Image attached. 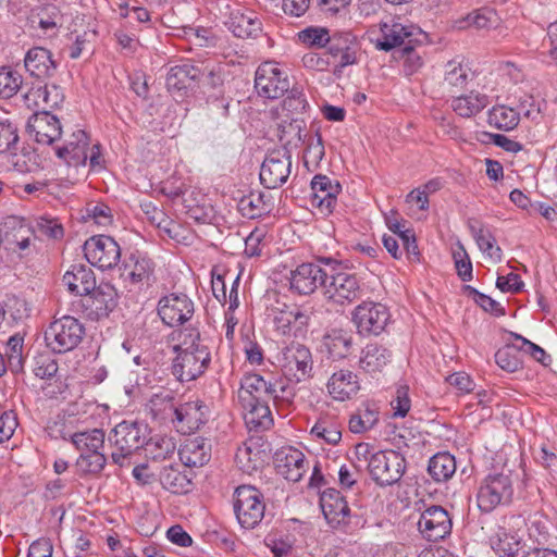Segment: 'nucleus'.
<instances>
[{
    "label": "nucleus",
    "instance_id": "58",
    "mask_svg": "<svg viewBox=\"0 0 557 557\" xmlns=\"http://www.w3.org/2000/svg\"><path fill=\"white\" fill-rule=\"evenodd\" d=\"M400 59L403 60V70L407 76L418 73L424 65V60L421 53L412 47H406L401 51Z\"/></svg>",
    "mask_w": 557,
    "mask_h": 557
},
{
    "label": "nucleus",
    "instance_id": "17",
    "mask_svg": "<svg viewBox=\"0 0 557 557\" xmlns=\"http://www.w3.org/2000/svg\"><path fill=\"white\" fill-rule=\"evenodd\" d=\"M326 272L317 263L305 262L290 271L289 287L299 295H311L325 281Z\"/></svg>",
    "mask_w": 557,
    "mask_h": 557
},
{
    "label": "nucleus",
    "instance_id": "1",
    "mask_svg": "<svg viewBox=\"0 0 557 557\" xmlns=\"http://www.w3.org/2000/svg\"><path fill=\"white\" fill-rule=\"evenodd\" d=\"M178 341L172 372L178 381L190 382L205 373L211 355L209 348L200 341L199 333L194 330L188 333L180 332Z\"/></svg>",
    "mask_w": 557,
    "mask_h": 557
},
{
    "label": "nucleus",
    "instance_id": "6",
    "mask_svg": "<svg viewBox=\"0 0 557 557\" xmlns=\"http://www.w3.org/2000/svg\"><path fill=\"white\" fill-rule=\"evenodd\" d=\"M405 468V458L393 449L373 454L368 463L372 480L381 486L398 482L404 474Z\"/></svg>",
    "mask_w": 557,
    "mask_h": 557
},
{
    "label": "nucleus",
    "instance_id": "22",
    "mask_svg": "<svg viewBox=\"0 0 557 557\" xmlns=\"http://www.w3.org/2000/svg\"><path fill=\"white\" fill-rule=\"evenodd\" d=\"M320 507L327 523L333 528L346 524L349 520V506L345 497L334 488L322 492Z\"/></svg>",
    "mask_w": 557,
    "mask_h": 557
},
{
    "label": "nucleus",
    "instance_id": "11",
    "mask_svg": "<svg viewBox=\"0 0 557 557\" xmlns=\"http://www.w3.org/2000/svg\"><path fill=\"white\" fill-rule=\"evenodd\" d=\"M280 366L289 381L301 382L311 375V352L304 345L290 344L283 349Z\"/></svg>",
    "mask_w": 557,
    "mask_h": 557
},
{
    "label": "nucleus",
    "instance_id": "14",
    "mask_svg": "<svg viewBox=\"0 0 557 557\" xmlns=\"http://www.w3.org/2000/svg\"><path fill=\"white\" fill-rule=\"evenodd\" d=\"M492 78L482 86V90L472 89L469 92L455 96L450 100L451 110L460 117L470 119L482 112L491 102L487 92L496 90Z\"/></svg>",
    "mask_w": 557,
    "mask_h": 557
},
{
    "label": "nucleus",
    "instance_id": "12",
    "mask_svg": "<svg viewBox=\"0 0 557 557\" xmlns=\"http://www.w3.org/2000/svg\"><path fill=\"white\" fill-rule=\"evenodd\" d=\"M194 311V302L185 294H170L158 302L159 317L164 324L171 327L182 325L190 320Z\"/></svg>",
    "mask_w": 557,
    "mask_h": 557
},
{
    "label": "nucleus",
    "instance_id": "57",
    "mask_svg": "<svg viewBox=\"0 0 557 557\" xmlns=\"http://www.w3.org/2000/svg\"><path fill=\"white\" fill-rule=\"evenodd\" d=\"M329 44V54L337 58L338 53L356 48L357 38L350 32H342L334 34Z\"/></svg>",
    "mask_w": 557,
    "mask_h": 557
},
{
    "label": "nucleus",
    "instance_id": "44",
    "mask_svg": "<svg viewBox=\"0 0 557 557\" xmlns=\"http://www.w3.org/2000/svg\"><path fill=\"white\" fill-rule=\"evenodd\" d=\"M428 471L436 482L449 480L456 472L455 457L448 453H437L430 459Z\"/></svg>",
    "mask_w": 557,
    "mask_h": 557
},
{
    "label": "nucleus",
    "instance_id": "31",
    "mask_svg": "<svg viewBox=\"0 0 557 557\" xmlns=\"http://www.w3.org/2000/svg\"><path fill=\"white\" fill-rule=\"evenodd\" d=\"M308 324V317L298 308H286L274 315L276 332L284 336L301 335Z\"/></svg>",
    "mask_w": 557,
    "mask_h": 557
},
{
    "label": "nucleus",
    "instance_id": "38",
    "mask_svg": "<svg viewBox=\"0 0 557 557\" xmlns=\"http://www.w3.org/2000/svg\"><path fill=\"white\" fill-rule=\"evenodd\" d=\"M520 122V112L506 104H495L487 112V123L499 131H512Z\"/></svg>",
    "mask_w": 557,
    "mask_h": 557
},
{
    "label": "nucleus",
    "instance_id": "62",
    "mask_svg": "<svg viewBox=\"0 0 557 557\" xmlns=\"http://www.w3.org/2000/svg\"><path fill=\"white\" fill-rule=\"evenodd\" d=\"M147 450L153 459H165L174 454L175 444L171 438L162 437L148 444Z\"/></svg>",
    "mask_w": 557,
    "mask_h": 557
},
{
    "label": "nucleus",
    "instance_id": "54",
    "mask_svg": "<svg viewBox=\"0 0 557 557\" xmlns=\"http://www.w3.org/2000/svg\"><path fill=\"white\" fill-rule=\"evenodd\" d=\"M453 259L455 268L459 278L462 282H469L472 280V262L470 257L461 243H458L456 248L453 250Z\"/></svg>",
    "mask_w": 557,
    "mask_h": 557
},
{
    "label": "nucleus",
    "instance_id": "42",
    "mask_svg": "<svg viewBox=\"0 0 557 557\" xmlns=\"http://www.w3.org/2000/svg\"><path fill=\"white\" fill-rule=\"evenodd\" d=\"M160 483L166 491L173 494H185L191 488V479L177 468L164 467L159 475Z\"/></svg>",
    "mask_w": 557,
    "mask_h": 557
},
{
    "label": "nucleus",
    "instance_id": "32",
    "mask_svg": "<svg viewBox=\"0 0 557 557\" xmlns=\"http://www.w3.org/2000/svg\"><path fill=\"white\" fill-rule=\"evenodd\" d=\"M379 36L375 39V46L380 50L389 51L391 49L400 46L404 40L411 36L409 27L391 18L382 22L379 25Z\"/></svg>",
    "mask_w": 557,
    "mask_h": 557
},
{
    "label": "nucleus",
    "instance_id": "20",
    "mask_svg": "<svg viewBox=\"0 0 557 557\" xmlns=\"http://www.w3.org/2000/svg\"><path fill=\"white\" fill-rule=\"evenodd\" d=\"M275 393V388L268 383L261 375L249 373L240 380L237 391V399L240 406H251V401L270 400Z\"/></svg>",
    "mask_w": 557,
    "mask_h": 557
},
{
    "label": "nucleus",
    "instance_id": "43",
    "mask_svg": "<svg viewBox=\"0 0 557 557\" xmlns=\"http://www.w3.org/2000/svg\"><path fill=\"white\" fill-rule=\"evenodd\" d=\"M104 432L100 429H92L84 432H76L71 436V443L77 450L83 453H102L104 447Z\"/></svg>",
    "mask_w": 557,
    "mask_h": 557
},
{
    "label": "nucleus",
    "instance_id": "39",
    "mask_svg": "<svg viewBox=\"0 0 557 557\" xmlns=\"http://www.w3.org/2000/svg\"><path fill=\"white\" fill-rule=\"evenodd\" d=\"M389 359L391 354L386 348L379 346L377 344H369L362 350L359 366L363 371L374 374L376 372H381L389 362Z\"/></svg>",
    "mask_w": 557,
    "mask_h": 557
},
{
    "label": "nucleus",
    "instance_id": "51",
    "mask_svg": "<svg viewBox=\"0 0 557 557\" xmlns=\"http://www.w3.org/2000/svg\"><path fill=\"white\" fill-rule=\"evenodd\" d=\"M306 149L304 154V162L306 166H317L323 159L325 151L322 137L319 132L311 135H306Z\"/></svg>",
    "mask_w": 557,
    "mask_h": 557
},
{
    "label": "nucleus",
    "instance_id": "24",
    "mask_svg": "<svg viewBox=\"0 0 557 557\" xmlns=\"http://www.w3.org/2000/svg\"><path fill=\"white\" fill-rule=\"evenodd\" d=\"M27 127L35 140L42 145H51L62 133L60 121L47 111L35 113Z\"/></svg>",
    "mask_w": 557,
    "mask_h": 557
},
{
    "label": "nucleus",
    "instance_id": "40",
    "mask_svg": "<svg viewBox=\"0 0 557 557\" xmlns=\"http://www.w3.org/2000/svg\"><path fill=\"white\" fill-rule=\"evenodd\" d=\"M268 403L269 400L257 401V404L251 401V406H240L245 422L250 429H269L273 424Z\"/></svg>",
    "mask_w": 557,
    "mask_h": 557
},
{
    "label": "nucleus",
    "instance_id": "2",
    "mask_svg": "<svg viewBox=\"0 0 557 557\" xmlns=\"http://www.w3.org/2000/svg\"><path fill=\"white\" fill-rule=\"evenodd\" d=\"M85 334L83 323L71 315L52 321L45 331L46 346L55 354H64L76 348Z\"/></svg>",
    "mask_w": 557,
    "mask_h": 557
},
{
    "label": "nucleus",
    "instance_id": "18",
    "mask_svg": "<svg viewBox=\"0 0 557 557\" xmlns=\"http://www.w3.org/2000/svg\"><path fill=\"white\" fill-rule=\"evenodd\" d=\"M418 529L426 540L438 541L450 533L451 520L444 508L432 506L421 513Z\"/></svg>",
    "mask_w": 557,
    "mask_h": 557
},
{
    "label": "nucleus",
    "instance_id": "15",
    "mask_svg": "<svg viewBox=\"0 0 557 557\" xmlns=\"http://www.w3.org/2000/svg\"><path fill=\"white\" fill-rule=\"evenodd\" d=\"M276 473L290 482H298L309 470L310 466L304 453L287 446L278 449L274 455Z\"/></svg>",
    "mask_w": 557,
    "mask_h": 557
},
{
    "label": "nucleus",
    "instance_id": "59",
    "mask_svg": "<svg viewBox=\"0 0 557 557\" xmlns=\"http://www.w3.org/2000/svg\"><path fill=\"white\" fill-rule=\"evenodd\" d=\"M18 141L16 127L9 121H0V153L12 151Z\"/></svg>",
    "mask_w": 557,
    "mask_h": 557
},
{
    "label": "nucleus",
    "instance_id": "8",
    "mask_svg": "<svg viewBox=\"0 0 557 557\" xmlns=\"http://www.w3.org/2000/svg\"><path fill=\"white\" fill-rule=\"evenodd\" d=\"M86 260L100 270L114 268L121 259V248L115 239L107 235H95L84 244Z\"/></svg>",
    "mask_w": 557,
    "mask_h": 557
},
{
    "label": "nucleus",
    "instance_id": "36",
    "mask_svg": "<svg viewBox=\"0 0 557 557\" xmlns=\"http://www.w3.org/2000/svg\"><path fill=\"white\" fill-rule=\"evenodd\" d=\"M471 76V69L462 58H455L444 66L443 83L451 92L463 89Z\"/></svg>",
    "mask_w": 557,
    "mask_h": 557
},
{
    "label": "nucleus",
    "instance_id": "28",
    "mask_svg": "<svg viewBox=\"0 0 557 557\" xmlns=\"http://www.w3.org/2000/svg\"><path fill=\"white\" fill-rule=\"evenodd\" d=\"M326 386L331 397L338 401L349 400L360 391V382L357 374L344 369L334 372L329 379Z\"/></svg>",
    "mask_w": 557,
    "mask_h": 557
},
{
    "label": "nucleus",
    "instance_id": "50",
    "mask_svg": "<svg viewBox=\"0 0 557 557\" xmlns=\"http://www.w3.org/2000/svg\"><path fill=\"white\" fill-rule=\"evenodd\" d=\"M84 220L88 224L107 228L113 223L111 209L104 203H90L85 209Z\"/></svg>",
    "mask_w": 557,
    "mask_h": 557
},
{
    "label": "nucleus",
    "instance_id": "53",
    "mask_svg": "<svg viewBox=\"0 0 557 557\" xmlns=\"http://www.w3.org/2000/svg\"><path fill=\"white\" fill-rule=\"evenodd\" d=\"M107 463L103 453H83L76 460V466L83 473L97 474L100 473Z\"/></svg>",
    "mask_w": 557,
    "mask_h": 557
},
{
    "label": "nucleus",
    "instance_id": "48",
    "mask_svg": "<svg viewBox=\"0 0 557 557\" xmlns=\"http://www.w3.org/2000/svg\"><path fill=\"white\" fill-rule=\"evenodd\" d=\"M238 210L243 216L256 219L269 211V205L264 201V196L261 193H250L240 198Z\"/></svg>",
    "mask_w": 557,
    "mask_h": 557
},
{
    "label": "nucleus",
    "instance_id": "41",
    "mask_svg": "<svg viewBox=\"0 0 557 557\" xmlns=\"http://www.w3.org/2000/svg\"><path fill=\"white\" fill-rule=\"evenodd\" d=\"M324 346L333 359L346 358L352 348V336L344 330H332L324 337Z\"/></svg>",
    "mask_w": 557,
    "mask_h": 557
},
{
    "label": "nucleus",
    "instance_id": "10",
    "mask_svg": "<svg viewBox=\"0 0 557 557\" xmlns=\"http://www.w3.org/2000/svg\"><path fill=\"white\" fill-rule=\"evenodd\" d=\"M388 309L374 301H363L352 311V322L361 335L381 334L389 321Z\"/></svg>",
    "mask_w": 557,
    "mask_h": 557
},
{
    "label": "nucleus",
    "instance_id": "61",
    "mask_svg": "<svg viewBox=\"0 0 557 557\" xmlns=\"http://www.w3.org/2000/svg\"><path fill=\"white\" fill-rule=\"evenodd\" d=\"M194 70L187 64L177 65L170 70L166 84L169 87H175L177 89L186 87V81L190 77L196 78V74L190 75V71Z\"/></svg>",
    "mask_w": 557,
    "mask_h": 557
},
{
    "label": "nucleus",
    "instance_id": "52",
    "mask_svg": "<svg viewBox=\"0 0 557 557\" xmlns=\"http://www.w3.org/2000/svg\"><path fill=\"white\" fill-rule=\"evenodd\" d=\"M162 222L163 224L159 227V230L164 232L171 239L183 245L193 244L195 234L190 228L182 225L181 223L172 221L169 218L162 220Z\"/></svg>",
    "mask_w": 557,
    "mask_h": 557
},
{
    "label": "nucleus",
    "instance_id": "13",
    "mask_svg": "<svg viewBox=\"0 0 557 557\" xmlns=\"http://www.w3.org/2000/svg\"><path fill=\"white\" fill-rule=\"evenodd\" d=\"M290 168L292 158L287 151H271L261 165V184L270 189L282 186L289 177Z\"/></svg>",
    "mask_w": 557,
    "mask_h": 557
},
{
    "label": "nucleus",
    "instance_id": "60",
    "mask_svg": "<svg viewBox=\"0 0 557 557\" xmlns=\"http://www.w3.org/2000/svg\"><path fill=\"white\" fill-rule=\"evenodd\" d=\"M394 417L404 418L407 416L411 408V400L409 398V389L407 386H399L396 389L395 397L391 401Z\"/></svg>",
    "mask_w": 557,
    "mask_h": 557
},
{
    "label": "nucleus",
    "instance_id": "46",
    "mask_svg": "<svg viewBox=\"0 0 557 557\" xmlns=\"http://www.w3.org/2000/svg\"><path fill=\"white\" fill-rule=\"evenodd\" d=\"M379 421V411L366 405L351 414L348 428L352 433L359 434L371 430Z\"/></svg>",
    "mask_w": 557,
    "mask_h": 557
},
{
    "label": "nucleus",
    "instance_id": "37",
    "mask_svg": "<svg viewBox=\"0 0 557 557\" xmlns=\"http://www.w3.org/2000/svg\"><path fill=\"white\" fill-rule=\"evenodd\" d=\"M471 234L485 259L492 263H498L503 259V250L497 245L495 236L484 225H472Z\"/></svg>",
    "mask_w": 557,
    "mask_h": 557
},
{
    "label": "nucleus",
    "instance_id": "23",
    "mask_svg": "<svg viewBox=\"0 0 557 557\" xmlns=\"http://www.w3.org/2000/svg\"><path fill=\"white\" fill-rule=\"evenodd\" d=\"M89 138L85 131H74L61 147L55 149L59 159L70 166L85 165L87 162V147Z\"/></svg>",
    "mask_w": 557,
    "mask_h": 557
},
{
    "label": "nucleus",
    "instance_id": "64",
    "mask_svg": "<svg viewBox=\"0 0 557 557\" xmlns=\"http://www.w3.org/2000/svg\"><path fill=\"white\" fill-rule=\"evenodd\" d=\"M546 54L557 65V22L550 23L547 27L546 37L543 40Z\"/></svg>",
    "mask_w": 557,
    "mask_h": 557
},
{
    "label": "nucleus",
    "instance_id": "30",
    "mask_svg": "<svg viewBox=\"0 0 557 557\" xmlns=\"http://www.w3.org/2000/svg\"><path fill=\"white\" fill-rule=\"evenodd\" d=\"M24 100L28 108L46 111L58 108L63 102V94L55 85L35 86L24 95Z\"/></svg>",
    "mask_w": 557,
    "mask_h": 557
},
{
    "label": "nucleus",
    "instance_id": "5",
    "mask_svg": "<svg viewBox=\"0 0 557 557\" xmlns=\"http://www.w3.org/2000/svg\"><path fill=\"white\" fill-rule=\"evenodd\" d=\"M512 492V483L508 474L490 473L480 483L476 494L478 506L482 511L490 512L498 505L509 502Z\"/></svg>",
    "mask_w": 557,
    "mask_h": 557
},
{
    "label": "nucleus",
    "instance_id": "47",
    "mask_svg": "<svg viewBox=\"0 0 557 557\" xmlns=\"http://www.w3.org/2000/svg\"><path fill=\"white\" fill-rule=\"evenodd\" d=\"M35 238L32 228L22 222H18L11 232L5 234V240L10 245V249L18 252L27 250L33 245Z\"/></svg>",
    "mask_w": 557,
    "mask_h": 557
},
{
    "label": "nucleus",
    "instance_id": "16",
    "mask_svg": "<svg viewBox=\"0 0 557 557\" xmlns=\"http://www.w3.org/2000/svg\"><path fill=\"white\" fill-rule=\"evenodd\" d=\"M310 205L322 215L331 214L337 203L342 187L325 175H315L311 181Z\"/></svg>",
    "mask_w": 557,
    "mask_h": 557
},
{
    "label": "nucleus",
    "instance_id": "21",
    "mask_svg": "<svg viewBox=\"0 0 557 557\" xmlns=\"http://www.w3.org/2000/svg\"><path fill=\"white\" fill-rule=\"evenodd\" d=\"M85 306L96 319L108 317L117 305V292L115 287L107 282L95 285L89 294H85Z\"/></svg>",
    "mask_w": 557,
    "mask_h": 557
},
{
    "label": "nucleus",
    "instance_id": "7",
    "mask_svg": "<svg viewBox=\"0 0 557 557\" xmlns=\"http://www.w3.org/2000/svg\"><path fill=\"white\" fill-rule=\"evenodd\" d=\"M109 441L113 447V462L123 467L128 457L144 445L145 438L136 423L123 421L113 429Z\"/></svg>",
    "mask_w": 557,
    "mask_h": 557
},
{
    "label": "nucleus",
    "instance_id": "63",
    "mask_svg": "<svg viewBox=\"0 0 557 557\" xmlns=\"http://www.w3.org/2000/svg\"><path fill=\"white\" fill-rule=\"evenodd\" d=\"M513 337L519 343V345H517L518 350L530 355L534 360L545 364L547 355L542 347L522 337L521 335L513 334Z\"/></svg>",
    "mask_w": 557,
    "mask_h": 557
},
{
    "label": "nucleus",
    "instance_id": "9",
    "mask_svg": "<svg viewBox=\"0 0 557 557\" xmlns=\"http://www.w3.org/2000/svg\"><path fill=\"white\" fill-rule=\"evenodd\" d=\"M255 87L260 96L277 99L289 88L288 75L276 62H263L256 71Z\"/></svg>",
    "mask_w": 557,
    "mask_h": 557
},
{
    "label": "nucleus",
    "instance_id": "35",
    "mask_svg": "<svg viewBox=\"0 0 557 557\" xmlns=\"http://www.w3.org/2000/svg\"><path fill=\"white\" fill-rule=\"evenodd\" d=\"M491 547L499 557H518L523 549L522 539L513 531L499 528L490 539Z\"/></svg>",
    "mask_w": 557,
    "mask_h": 557
},
{
    "label": "nucleus",
    "instance_id": "33",
    "mask_svg": "<svg viewBox=\"0 0 557 557\" xmlns=\"http://www.w3.org/2000/svg\"><path fill=\"white\" fill-rule=\"evenodd\" d=\"M24 64L26 71L37 78L49 77L55 70L51 52L42 47L29 49L25 55Z\"/></svg>",
    "mask_w": 557,
    "mask_h": 557
},
{
    "label": "nucleus",
    "instance_id": "29",
    "mask_svg": "<svg viewBox=\"0 0 557 557\" xmlns=\"http://www.w3.org/2000/svg\"><path fill=\"white\" fill-rule=\"evenodd\" d=\"M62 281L69 292L81 296L89 294L96 285L94 271L83 263L72 264L64 273Z\"/></svg>",
    "mask_w": 557,
    "mask_h": 557
},
{
    "label": "nucleus",
    "instance_id": "25",
    "mask_svg": "<svg viewBox=\"0 0 557 557\" xmlns=\"http://www.w3.org/2000/svg\"><path fill=\"white\" fill-rule=\"evenodd\" d=\"M225 25L238 38L256 37L261 32L257 14L239 7L231 9Z\"/></svg>",
    "mask_w": 557,
    "mask_h": 557
},
{
    "label": "nucleus",
    "instance_id": "4",
    "mask_svg": "<svg viewBox=\"0 0 557 557\" xmlns=\"http://www.w3.org/2000/svg\"><path fill=\"white\" fill-rule=\"evenodd\" d=\"M265 504L259 490L242 485L234 493V511L238 523L245 529H253L264 517Z\"/></svg>",
    "mask_w": 557,
    "mask_h": 557
},
{
    "label": "nucleus",
    "instance_id": "27",
    "mask_svg": "<svg viewBox=\"0 0 557 557\" xmlns=\"http://www.w3.org/2000/svg\"><path fill=\"white\" fill-rule=\"evenodd\" d=\"M178 456L185 467H203L211 459V444L200 436L187 438L181 445Z\"/></svg>",
    "mask_w": 557,
    "mask_h": 557
},
{
    "label": "nucleus",
    "instance_id": "56",
    "mask_svg": "<svg viewBox=\"0 0 557 557\" xmlns=\"http://www.w3.org/2000/svg\"><path fill=\"white\" fill-rule=\"evenodd\" d=\"M517 345L519 343L516 341L511 346H506L495 354L496 363L508 372H515L520 368V361L516 354Z\"/></svg>",
    "mask_w": 557,
    "mask_h": 557
},
{
    "label": "nucleus",
    "instance_id": "34",
    "mask_svg": "<svg viewBox=\"0 0 557 557\" xmlns=\"http://www.w3.org/2000/svg\"><path fill=\"white\" fill-rule=\"evenodd\" d=\"M499 22L497 12L488 7H482L469 12L466 16L455 22V27L463 29H491Z\"/></svg>",
    "mask_w": 557,
    "mask_h": 557
},
{
    "label": "nucleus",
    "instance_id": "55",
    "mask_svg": "<svg viewBox=\"0 0 557 557\" xmlns=\"http://www.w3.org/2000/svg\"><path fill=\"white\" fill-rule=\"evenodd\" d=\"M299 40L311 47L323 48L331 40L330 33L324 27L310 26L298 33Z\"/></svg>",
    "mask_w": 557,
    "mask_h": 557
},
{
    "label": "nucleus",
    "instance_id": "45",
    "mask_svg": "<svg viewBox=\"0 0 557 557\" xmlns=\"http://www.w3.org/2000/svg\"><path fill=\"white\" fill-rule=\"evenodd\" d=\"M310 433L330 445H336L342 440L341 425L337 421L329 417L319 418L311 428Z\"/></svg>",
    "mask_w": 557,
    "mask_h": 557
},
{
    "label": "nucleus",
    "instance_id": "3",
    "mask_svg": "<svg viewBox=\"0 0 557 557\" xmlns=\"http://www.w3.org/2000/svg\"><path fill=\"white\" fill-rule=\"evenodd\" d=\"M324 298L334 305L348 306L362 295L360 280L357 274L344 270L332 269L326 273L323 284Z\"/></svg>",
    "mask_w": 557,
    "mask_h": 557
},
{
    "label": "nucleus",
    "instance_id": "26",
    "mask_svg": "<svg viewBox=\"0 0 557 557\" xmlns=\"http://www.w3.org/2000/svg\"><path fill=\"white\" fill-rule=\"evenodd\" d=\"M174 412L176 426L184 433L198 430L208 419V408L200 399L184 403Z\"/></svg>",
    "mask_w": 557,
    "mask_h": 557
},
{
    "label": "nucleus",
    "instance_id": "49",
    "mask_svg": "<svg viewBox=\"0 0 557 557\" xmlns=\"http://www.w3.org/2000/svg\"><path fill=\"white\" fill-rule=\"evenodd\" d=\"M22 75L10 66H0V98L13 97L22 87Z\"/></svg>",
    "mask_w": 557,
    "mask_h": 557
},
{
    "label": "nucleus",
    "instance_id": "19",
    "mask_svg": "<svg viewBox=\"0 0 557 557\" xmlns=\"http://www.w3.org/2000/svg\"><path fill=\"white\" fill-rule=\"evenodd\" d=\"M154 272V262L145 253L134 251L122 262L120 277L128 284L148 283Z\"/></svg>",
    "mask_w": 557,
    "mask_h": 557
}]
</instances>
